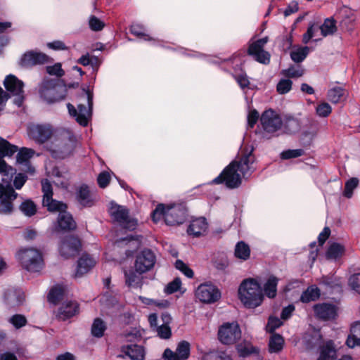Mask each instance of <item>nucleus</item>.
I'll list each match as a JSON object with an SVG mask.
<instances>
[{
	"mask_svg": "<svg viewBox=\"0 0 360 360\" xmlns=\"http://www.w3.org/2000/svg\"><path fill=\"white\" fill-rule=\"evenodd\" d=\"M41 189L43 192V200L49 199L51 197H53V187L51 182L47 179H44L41 181Z\"/></svg>",
	"mask_w": 360,
	"mask_h": 360,
	"instance_id": "nucleus-60",
	"label": "nucleus"
},
{
	"mask_svg": "<svg viewBox=\"0 0 360 360\" xmlns=\"http://www.w3.org/2000/svg\"><path fill=\"white\" fill-rule=\"evenodd\" d=\"M349 285L352 290L360 294V273L354 274L349 277Z\"/></svg>",
	"mask_w": 360,
	"mask_h": 360,
	"instance_id": "nucleus-64",
	"label": "nucleus"
},
{
	"mask_svg": "<svg viewBox=\"0 0 360 360\" xmlns=\"http://www.w3.org/2000/svg\"><path fill=\"white\" fill-rule=\"evenodd\" d=\"M121 352L131 360H144L146 350L143 346L139 345H123Z\"/></svg>",
	"mask_w": 360,
	"mask_h": 360,
	"instance_id": "nucleus-27",
	"label": "nucleus"
},
{
	"mask_svg": "<svg viewBox=\"0 0 360 360\" xmlns=\"http://www.w3.org/2000/svg\"><path fill=\"white\" fill-rule=\"evenodd\" d=\"M201 360H232V359L224 352H211L204 354Z\"/></svg>",
	"mask_w": 360,
	"mask_h": 360,
	"instance_id": "nucleus-55",
	"label": "nucleus"
},
{
	"mask_svg": "<svg viewBox=\"0 0 360 360\" xmlns=\"http://www.w3.org/2000/svg\"><path fill=\"white\" fill-rule=\"evenodd\" d=\"M17 196L18 193L11 185L0 184V214H9L13 212V201Z\"/></svg>",
	"mask_w": 360,
	"mask_h": 360,
	"instance_id": "nucleus-17",
	"label": "nucleus"
},
{
	"mask_svg": "<svg viewBox=\"0 0 360 360\" xmlns=\"http://www.w3.org/2000/svg\"><path fill=\"white\" fill-rule=\"evenodd\" d=\"M124 277L126 284L129 287H141L142 283L141 278L134 271L131 269L124 271Z\"/></svg>",
	"mask_w": 360,
	"mask_h": 360,
	"instance_id": "nucleus-43",
	"label": "nucleus"
},
{
	"mask_svg": "<svg viewBox=\"0 0 360 360\" xmlns=\"http://www.w3.org/2000/svg\"><path fill=\"white\" fill-rule=\"evenodd\" d=\"M311 346H317L319 349V356L318 360H330L336 356V349H335L333 340L323 342V338L319 333L313 335L309 341Z\"/></svg>",
	"mask_w": 360,
	"mask_h": 360,
	"instance_id": "nucleus-13",
	"label": "nucleus"
},
{
	"mask_svg": "<svg viewBox=\"0 0 360 360\" xmlns=\"http://www.w3.org/2000/svg\"><path fill=\"white\" fill-rule=\"evenodd\" d=\"M359 185V179L352 177L348 179L345 184V188L342 193L343 196L347 198H351L353 195V191Z\"/></svg>",
	"mask_w": 360,
	"mask_h": 360,
	"instance_id": "nucleus-50",
	"label": "nucleus"
},
{
	"mask_svg": "<svg viewBox=\"0 0 360 360\" xmlns=\"http://www.w3.org/2000/svg\"><path fill=\"white\" fill-rule=\"evenodd\" d=\"M316 317L322 321L333 320L338 316L335 305L329 303L316 304L313 307Z\"/></svg>",
	"mask_w": 360,
	"mask_h": 360,
	"instance_id": "nucleus-21",
	"label": "nucleus"
},
{
	"mask_svg": "<svg viewBox=\"0 0 360 360\" xmlns=\"http://www.w3.org/2000/svg\"><path fill=\"white\" fill-rule=\"evenodd\" d=\"M75 228L76 223L70 213L67 212L66 210L59 212L55 231H70Z\"/></svg>",
	"mask_w": 360,
	"mask_h": 360,
	"instance_id": "nucleus-26",
	"label": "nucleus"
},
{
	"mask_svg": "<svg viewBox=\"0 0 360 360\" xmlns=\"http://www.w3.org/2000/svg\"><path fill=\"white\" fill-rule=\"evenodd\" d=\"M292 82L290 79L287 77L283 78L279 80L276 85V91L279 94H285L292 89Z\"/></svg>",
	"mask_w": 360,
	"mask_h": 360,
	"instance_id": "nucleus-52",
	"label": "nucleus"
},
{
	"mask_svg": "<svg viewBox=\"0 0 360 360\" xmlns=\"http://www.w3.org/2000/svg\"><path fill=\"white\" fill-rule=\"evenodd\" d=\"M282 325V321L277 317L270 316L268 320L266 330L269 333H274V330Z\"/></svg>",
	"mask_w": 360,
	"mask_h": 360,
	"instance_id": "nucleus-62",
	"label": "nucleus"
},
{
	"mask_svg": "<svg viewBox=\"0 0 360 360\" xmlns=\"http://www.w3.org/2000/svg\"><path fill=\"white\" fill-rule=\"evenodd\" d=\"M304 153L302 149H288L283 150L281 153V158L283 160H289L303 155Z\"/></svg>",
	"mask_w": 360,
	"mask_h": 360,
	"instance_id": "nucleus-58",
	"label": "nucleus"
},
{
	"mask_svg": "<svg viewBox=\"0 0 360 360\" xmlns=\"http://www.w3.org/2000/svg\"><path fill=\"white\" fill-rule=\"evenodd\" d=\"M4 87L11 94H19L22 93L24 84L15 76L9 75L6 76L4 82Z\"/></svg>",
	"mask_w": 360,
	"mask_h": 360,
	"instance_id": "nucleus-29",
	"label": "nucleus"
},
{
	"mask_svg": "<svg viewBox=\"0 0 360 360\" xmlns=\"http://www.w3.org/2000/svg\"><path fill=\"white\" fill-rule=\"evenodd\" d=\"M309 48L308 46L298 47L290 52V58L295 63L302 62L308 56Z\"/></svg>",
	"mask_w": 360,
	"mask_h": 360,
	"instance_id": "nucleus-44",
	"label": "nucleus"
},
{
	"mask_svg": "<svg viewBox=\"0 0 360 360\" xmlns=\"http://www.w3.org/2000/svg\"><path fill=\"white\" fill-rule=\"evenodd\" d=\"M96 264V261L89 255L84 254L77 261L75 276H82L89 272Z\"/></svg>",
	"mask_w": 360,
	"mask_h": 360,
	"instance_id": "nucleus-28",
	"label": "nucleus"
},
{
	"mask_svg": "<svg viewBox=\"0 0 360 360\" xmlns=\"http://www.w3.org/2000/svg\"><path fill=\"white\" fill-rule=\"evenodd\" d=\"M130 32L140 39L144 41H155L149 34L146 33L145 27L140 24H132L129 28Z\"/></svg>",
	"mask_w": 360,
	"mask_h": 360,
	"instance_id": "nucleus-42",
	"label": "nucleus"
},
{
	"mask_svg": "<svg viewBox=\"0 0 360 360\" xmlns=\"http://www.w3.org/2000/svg\"><path fill=\"white\" fill-rule=\"evenodd\" d=\"M43 206L47 207V210L50 212H64L67 209L66 204L63 203L61 201H58L56 200L53 199V197L47 199V201L45 200H42Z\"/></svg>",
	"mask_w": 360,
	"mask_h": 360,
	"instance_id": "nucleus-38",
	"label": "nucleus"
},
{
	"mask_svg": "<svg viewBox=\"0 0 360 360\" xmlns=\"http://www.w3.org/2000/svg\"><path fill=\"white\" fill-rule=\"evenodd\" d=\"M79 311V305L76 301H65L61 304L58 308L56 314L57 319L60 321H66L75 315Z\"/></svg>",
	"mask_w": 360,
	"mask_h": 360,
	"instance_id": "nucleus-23",
	"label": "nucleus"
},
{
	"mask_svg": "<svg viewBox=\"0 0 360 360\" xmlns=\"http://www.w3.org/2000/svg\"><path fill=\"white\" fill-rule=\"evenodd\" d=\"M304 73L303 67L300 65H290L287 69L282 70L281 75L290 78H299L302 77Z\"/></svg>",
	"mask_w": 360,
	"mask_h": 360,
	"instance_id": "nucleus-37",
	"label": "nucleus"
},
{
	"mask_svg": "<svg viewBox=\"0 0 360 360\" xmlns=\"http://www.w3.org/2000/svg\"><path fill=\"white\" fill-rule=\"evenodd\" d=\"M49 62L50 58L46 54L35 51L25 53L20 59V64L23 67L43 65Z\"/></svg>",
	"mask_w": 360,
	"mask_h": 360,
	"instance_id": "nucleus-22",
	"label": "nucleus"
},
{
	"mask_svg": "<svg viewBox=\"0 0 360 360\" xmlns=\"http://www.w3.org/2000/svg\"><path fill=\"white\" fill-rule=\"evenodd\" d=\"M345 89L340 86H335L328 90V99L333 103H338L344 96Z\"/></svg>",
	"mask_w": 360,
	"mask_h": 360,
	"instance_id": "nucleus-49",
	"label": "nucleus"
},
{
	"mask_svg": "<svg viewBox=\"0 0 360 360\" xmlns=\"http://www.w3.org/2000/svg\"><path fill=\"white\" fill-rule=\"evenodd\" d=\"M283 120L280 114L269 108L264 110L260 116V124L264 133L270 136H278L282 129Z\"/></svg>",
	"mask_w": 360,
	"mask_h": 360,
	"instance_id": "nucleus-6",
	"label": "nucleus"
},
{
	"mask_svg": "<svg viewBox=\"0 0 360 360\" xmlns=\"http://www.w3.org/2000/svg\"><path fill=\"white\" fill-rule=\"evenodd\" d=\"M261 280L247 278L240 285L238 295L245 307L255 308L262 303L264 294L261 288Z\"/></svg>",
	"mask_w": 360,
	"mask_h": 360,
	"instance_id": "nucleus-1",
	"label": "nucleus"
},
{
	"mask_svg": "<svg viewBox=\"0 0 360 360\" xmlns=\"http://www.w3.org/2000/svg\"><path fill=\"white\" fill-rule=\"evenodd\" d=\"M345 252V247L338 243L330 244L326 252V257L328 259H337L340 258Z\"/></svg>",
	"mask_w": 360,
	"mask_h": 360,
	"instance_id": "nucleus-40",
	"label": "nucleus"
},
{
	"mask_svg": "<svg viewBox=\"0 0 360 360\" xmlns=\"http://www.w3.org/2000/svg\"><path fill=\"white\" fill-rule=\"evenodd\" d=\"M212 183L224 184L229 188H236L241 184V177L234 167V163H230L218 176L212 180Z\"/></svg>",
	"mask_w": 360,
	"mask_h": 360,
	"instance_id": "nucleus-11",
	"label": "nucleus"
},
{
	"mask_svg": "<svg viewBox=\"0 0 360 360\" xmlns=\"http://www.w3.org/2000/svg\"><path fill=\"white\" fill-rule=\"evenodd\" d=\"M241 338V330L237 322L225 323L218 330L219 340L224 345L236 343Z\"/></svg>",
	"mask_w": 360,
	"mask_h": 360,
	"instance_id": "nucleus-12",
	"label": "nucleus"
},
{
	"mask_svg": "<svg viewBox=\"0 0 360 360\" xmlns=\"http://www.w3.org/2000/svg\"><path fill=\"white\" fill-rule=\"evenodd\" d=\"M187 209L184 203L174 204L166 207L165 224L176 226L183 224L186 219Z\"/></svg>",
	"mask_w": 360,
	"mask_h": 360,
	"instance_id": "nucleus-14",
	"label": "nucleus"
},
{
	"mask_svg": "<svg viewBox=\"0 0 360 360\" xmlns=\"http://www.w3.org/2000/svg\"><path fill=\"white\" fill-rule=\"evenodd\" d=\"M81 241L78 237L69 235L60 241L59 252L61 257L69 259L77 256L81 250Z\"/></svg>",
	"mask_w": 360,
	"mask_h": 360,
	"instance_id": "nucleus-15",
	"label": "nucleus"
},
{
	"mask_svg": "<svg viewBox=\"0 0 360 360\" xmlns=\"http://www.w3.org/2000/svg\"><path fill=\"white\" fill-rule=\"evenodd\" d=\"M320 297V290L316 285H311L304 290L301 296L300 301L303 303H308L315 301Z\"/></svg>",
	"mask_w": 360,
	"mask_h": 360,
	"instance_id": "nucleus-34",
	"label": "nucleus"
},
{
	"mask_svg": "<svg viewBox=\"0 0 360 360\" xmlns=\"http://www.w3.org/2000/svg\"><path fill=\"white\" fill-rule=\"evenodd\" d=\"M268 41V37H264L257 40L250 41L248 54L259 63L264 65L269 64L271 55L268 51L264 50V46Z\"/></svg>",
	"mask_w": 360,
	"mask_h": 360,
	"instance_id": "nucleus-9",
	"label": "nucleus"
},
{
	"mask_svg": "<svg viewBox=\"0 0 360 360\" xmlns=\"http://www.w3.org/2000/svg\"><path fill=\"white\" fill-rule=\"evenodd\" d=\"M234 254L237 258L247 260L250 257V250L245 243L240 241L236 245Z\"/></svg>",
	"mask_w": 360,
	"mask_h": 360,
	"instance_id": "nucleus-45",
	"label": "nucleus"
},
{
	"mask_svg": "<svg viewBox=\"0 0 360 360\" xmlns=\"http://www.w3.org/2000/svg\"><path fill=\"white\" fill-rule=\"evenodd\" d=\"M18 148L8 142L7 140L0 137V174L4 176L2 181L9 183L16 173V169L8 165L4 160V157H12Z\"/></svg>",
	"mask_w": 360,
	"mask_h": 360,
	"instance_id": "nucleus-5",
	"label": "nucleus"
},
{
	"mask_svg": "<svg viewBox=\"0 0 360 360\" xmlns=\"http://www.w3.org/2000/svg\"><path fill=\"white\" fill-rule=\"evenodd\" d=\"M8 322L13 326L15 329H19L26 326L27 321L22 314H14L8 319Z\"/></svg>",
	"mask_w": 360,
	"mask_h": 360,
	"instance_id": "nucleus-53",
	"label": "nucleus"
},
{
	"mask_svg": "<svg viewBox=\"0 0 360 360\" xmlns=\"http://www.w3.org/2000/svg\"><path fill=\"white\" fill-rule=\"evenodd\" d=\"M148 320L150 327L155 330L160 338L164 340L170 338L172 336L170 324L172 318L169 313L165 312L162 314L160 320L162 323L160 325H158V316L155 313L150 314L148 316Z\"/></svg>",
	"mask_w": 360,
	"mask_h": 360,
	"instance_id": "nucleus-10",
	"label": "nucleus"
},
{
	"mask_svg": "<svg viewBox=\"0 0 360 360\" xmlns=\"http://www.w3.org/2000/svg\"><path fill=\"white\" fill-rule=\"evenodd\" d=\"M156 262L154 252L149 249H144L136 257L135 269L140 274L151 270Z\"/></svg>",
	"mask_w": 360,
	"mask_h": 360,
	"instance_id": "nucleus-18",
	"label": "nucleus"
},
{
	"mask_svg": "<svg viewBox=\"0 0 360 360\" xmlns=\"http://www.w3.org/2000/svg\"><path fill=\"white\" fill-rule=\"evenodd\" d=\"M175 267L188 278H192L194 276L193 271L181 259L176 261Z\"/></svg>",
	"mask_w": 360,
	"mask_h": 360,
	"instance_id": "nucleus-54",
	"label": "nucleus"
},
{
	"mask_svg": "<svg viewBox=\"0 0 360 360\" xmlns=\"http://www.w3.org/2000/svg\"><path fill=\"white\" fill-rule=\"evenodd\" d=\"M281 131L284 134H292L300 131L301 128L300 121L292 115L284 116Z\"/></svg>",
	"mask_w": 360,
	"mask_h": 360,
	"instance_id": "nucleus-30",
	"label": "nucleus"
},
{
	"mask_svg": "<svg viewBox=\"0 0 360 360\" xmlns=\"http://www.w3.org/2000/svg\"><path fill=\"white\" fill-rule=\"evenodd\" d=\"M278 278L274 275H270L263 284L264 295L269 298H274L277 295V285Z\"/></svg>",
	"mask_w": 360,
	"mask_h": 360,
	"instance_id": "nucleus-31",
	"label": "nucleus"
},
{
	"mask_svg": "<svg viewBox=\"0 0 360 360\" xmlns=\"http://www.w3.org/2000/svg\"><path fill=\"white\" fill-rule=\"evenodd\" d=\"M79 97L80 99H83L85 101L88 105V109L85 104L83 103L78 104L77 109H76L73 105L68 103L67 108L70 115L75 117L77 122L81 126L86 127L88 125L89 120L91 117L92 115L93 92L89 89H83V92Z\"/></svg>",
	"mask_w": 360,
	"mask_h": 360,
	"instance_id": "nucleus-3",
	"label": "nucleus"
},
{
	"mask_svg": "<svg viewBox=\"0 0 360 360\" xmlns=\"http://www.w3.org/2000/svg\"><path fill=\"white\" fill-rule=\"evenodd\" d=\"M175 352L181 360L188 359L191 354V345L189 342L185 340L179 342L177 345Z\"/></svg>",
	"mask_w": 360,
	"mask_h": 360,
	"instance_id": "nucleus-46",
	"label": "nucleus"
},
{
	"mask_svg": "<svg viewBox=\"0 0 360 360\" xmlns=\"http://www.w3.org/2000/svg\"><path fill=\"white\" fill-rule=\"evenodd\" d=\"M107 328L105 323L100 318H96L94 320L91 325V335L97 338H102Z\"/></svg>",
	"mask_w": 360,
	"mask_h": 360,
	"instance_id": "nucleus-39",
	"label": "nucleus"
},
{
	"mask_svg": "<svg viewBox=\"0 0 360 360\" xmlns=\"http://www.w3.org/2000/svg\"><path fill=\"white\" fill-rule=\"evenodd\" d=\"M331 112V106L326 102L319 103L316 108V115L321 117H328Z\"/></svg>",
	"mask_w": 360,
	"mask_h": 360,
	"instance_id": "nucleus-56",
	"label": "nucleus"
},
{
	"mask_svg": "<svg viewBox=\"0 0 360 360\" xmlns=\"http://www.w3.org/2000/svg\"><path fill=\"white\" fill-rule=\"evenodd\" d=\"M54 129L48 124H32L28 128L30 136L38 143H44L53 134Z\"/></svg>",
	"mask_w": 360,
	"mask_h": 360,
	"instance_id": "nucleus-19",
	"label": "nucleus"
},
{
	"mask_svg": "<svg viewBox=\"0 0 360 360\" xmlns=\"http://www.w3.org/2000/svg\"><path fill=\"white\" fill-rule=\"evenodd\" d=\"M89 26L93 31H101L105 27V23L101 19L95 15H90L89 18Z\"/></svg>",
	"mask_w": 360,
	"mask_h": 360,
	"instance_id": "nucleus-57",
	"label": "nucleus"
},
{
	"mask_svg": "<svg viewBox=\"0 0 360 360\" xmlns=\"http://www.w3.org/2000/svg\"><path fill=\"white\" fill-rule=\"evenodd\" d=\"M34 154V150L31 148L23 147L18 150L16 155V163L19 165V169L24 173L32 175L35 172V169L30 162Z\"/></svg>",
	"mask_w": 360,
	"mask_h": 360,
	"instance_id": "nucleus-20",
	"label": "nucleus"
},
{
	"mask_svg": "<svg viewBox=\"0 0 360 360\" xmlns=\"http://www.w3.org/2000/svg\"><path fill=\"white\" fill-rule=\"evenodd\" d=\"M284 340L277 333H273L269 342V351L270 353H277L283 349Z\"/></svg>",
	"mask_w": 360,
	"mask_h": 360,
	"instance_id": "nucleus-36",
	"label": "nucleus"
},
{
	"mask_svg": "<svg viewBox=\"0 0 360 360\" xmlns=\"http://www.w3.org/2000/svg\"><path fill=\"white\" fill-rule=\"evenodd\" d=\"M181 285V281L179 278H175L172 281L169 282L165 288L167 294H173L177 292Z\"/></svg>",
	"mask_w": 360,
	"mask_h": 360,
	"instance_id": "nucleus-61",
	"label": "nucleus"
},
{
	"mask_svg": "<svg viewBox=\"0 0 360 360\" xmlns=\"http://www.w3.org/2000/svg\"><path fill=\"white\" fill-rule=\"evenodd\" d=\"M195 296L201 302L210 304L219 300L221 292L216 285L210 283H205L198 287Z\"/></svg>",
	"mask_w": 360,
	"mask_h": 360,
	"instance_id": "nucleus-16",
	"label": "nucleus"
},
{
	"mask_svg": "<svg viewBox=\"0 0 360 360\" xmlns=\"http://www.w3.org/2000/svg\"><path fill=\"white\" fill-rule=\"evenodd\" d=\"M76 198L78 202L82 207H91L94 200L91 196L90 191L86 185H82L76 193Z\"/></svg>",
	"mask_w": 360,
	"mask_h": 360,
	"instance_id": "nucleus-32",
	"label": "nucleus"
},
{
	"mask_svg": "<svg viewBox=\"0 0 360 360\" xmlns=\"http://www.w3.org/2000/svg\"><path fill=\"white\" fill-rule=\"evenodd\" d=\"M237 352L240 356L246 357L252 354L257 353L258 349L249 342H244L236 346Z\"/></svg>",
	"mask_w": 360,
	"mask_h": 360,
	"instance_id": "nucleus-41",
	"label": "nucleus"
},
{
	"mask_svg": "<svg viewBox=\"0 0 360 360\" xmlns=\"http://www.w3.org/2000/svg\"><path fill=\"white\" fill-rule=\"evenodd\" d=\"M166 207L163 204H159L153 211L151 217L154 222L157 223L162 218L165 221Z\"/></svg>",
	"mask_w": 360,
	"mask_h": 360,
	"instance_id": "nucleus-59",
	"label": "nucleus"
},
{
	"mask_svg": "<svg viewBox=\"0 0 360 360\" xmlns=\"http://www.w3.org/2000/svg\"><path fill=\"white\" fill-rule=\"evenodd\" d=\"M110 181V175L108 172H101L97 177V183L100 188L107 187Z\"/></svg>",
	"mask_w": 360,
	"mask_h": 360,
	"instance_id": "nucleus-63",
	"label": "nucleus"
},
{
	"mask_svg": "<svg viewBox=\"0 0 360 360\" xmlns=\"http://www.w3.org/2000/svg\"><path fill=\"white\" fill-rule=\"evenodd\" d=\"M66 93L65 86L56 79H44L39 87L40 97L49 103L63 100Z\"/></svg>",
	"mask_w": 360,
	"mask_h": 360,
	"instance_id": "nucleus-2",
	"label": "nucleus"
},
{
	"mask_svg": "<svg viewBox=\"0 0 360 360\" xmlns=\"http://www.w3.org/2000/svg\"><path fill=\"white\" fill-rule=\"evenodd\" d=\"M20 211L27 217H32L37 212V206L30 199L24 200L20 205Z\"/></svg>",
	"mask_w": 360,
	"mask_h": 360,
	"instance_id": "nucleus-48",
	"label": "nucleus"
},
{
	"mask_svg": "<svg viewBox=\"0 0 360 360\" xmlns=\"http://www.w3.org/2000/svg\"><path fill=\"white\" fill-rule=\"evenodd\" d=\"M255 157L253 154V148H247L245 151H242L238 160H233L231 163H234V167L237 169L240 176L247 179L255 171Z\"/></svg>",
	"mask_w": 360,
	"mask_h": 360,
	"instance_id": "nucleus-8",
	"label": "nucleus"
},
{
	"mask_svg": "<svg viewBox=\"0 0 360 360\" xmlns=\"http://www.w3.org/2000/svg\"><path fill=\"white\" fill-rule=\"evenodd\" d=\"M350 333L346 340V345L350 348L360 345V322H356L352 326Z\"/></svg>",
	"mask_w": 360,
	"mask_h": 360,
	"instance_id": "nucleus-33",
	"label": "nucleus"
},
{
	"mask_svg": "<svg viewBox=\"0 0 360 360\" xmlns=\"http://www.w3.org/2000/svg\"><path fill=\"white\" fill-rule=\"evenodd\" d=\"M109 213L114 223L119 224L122 229L134 231L137 226V220L129 216V210L124 206L112 204Z\"/></svg>",
	"mask_w": 360,
	"mask_h": 360,
	"instance_id": "nucleus-7",
	"label": "nucleus"
},
{
	"mask_svg": "<svg viewBox=\"0 0 360 360\" xmlns=\"http://www.w3.org/2000/svg\"><path fill=\"white\" fill-rule=\"evenodd\" d=\"M65 290L63 286L56 285L53 286L47 295L49 302L56 305L63 299Z\"/></svg>",
	"mask_w": 360,
	"mask_h": 360,
	"instance_id": "nucleus-35",
	"label": "nucleus"
},
{
	"mask_svg": "<svg viewBox=\"0 0 360 360\" xmlns=\"http://www.w3.org/2000/svg\"><path fill=\"white\" fill-rule=\"evenodd\" d=\"M323 37L334 34L337 30L336 22L333 18H327L320 27Z\"/></svg>",
	"mask_w": 360,
	"mask_h": 360,
	"instance_id": "nucleus-47",
	"label": "nucleus"
},
{
	"mask_svg": "<svg viewBox=\"0 0 360 360\" xmlns=\"http://www.w3.org/2000/svg\"><path fill=\"white\" fill-rule=\"evenodd\" d=\"M25 301V294L21 289L9 288L4 294V302L8 308L21 305Z\"/></svg>",
	"mask_w": 360,
	"mask_h": 360,
	"instance_id": "nucleus-24",
	"label": "nucleus"
},
{
	"mask_svg": "<svg viewBox=\"0 0 360 360\" xmlns=\"http://www.w3.org/2000/svg\"><path fill=\"white\" fill-rule=\"evenodd\" d=\"M207 227L208 224L205 217L195 218L191 221L187 233L190 236L199 237L206 232Z\"/></svg>",
	"mask_w": 360,
	"mask_h": 360,
	"instance_id": "nucleus-25",
	"label": "nucleus"
},
{
	"mask_svg": "<svg viewBox=\"0 0 360 360\" xmlns=\"http://www.w3.org/2000/svg\"><path fill=\"white\" fill-rule=\"evenodd\" d=\"M240 72L233 74V77L242 89L249 88L250 84L249 78L246 73L241 69V64L240 65Z\"/></svg>",
	"mask_w": 360,
	"mask_h": 360,
	"instance_id": "nucleus-51",
	"label": "nucleus"
},
{
	"mask_svg": "<svg viewBox=\"0 0 360 360\" xmlns=\"http://www.w3.org/2000/svg\"><path fill=\"white\" fill-rule=\"evenodd\" d=\"M16 258L22 268L30 272H39L44 266L41 253L34 248L20 249Z\"/></svg>",
	"mask_w": 360,
	"mask_h": 360,
	"instance_id": "nucleus-4",
	"label": "nucleus"
}]
</instances>
